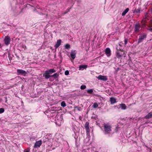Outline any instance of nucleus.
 <instances>
[{
  "mask_svg": "<svg viewBox=\"0 0 152 152\" xmlns=\"http://www.w3.org/2000/svg\"><path fill=\"white\" fill-rule=\"evenodd\" d=\"M86 88V86L85 85H82L80 86V89L82 90L85 89Z\"/></svg>",
  "mask_w": 152,
  "mask_h": 152,
  "instance_id": "27",
  "label": "nucleus"
},
{
  "mask_svg": "<svg viewBox=\"0 0 152 152\" xmlns=\"http://www.w3.org/2000/svg\"><path fill=\"white\" fill-rule=\"evenodd\" d=\"M151 20L152 22V19Z\"/></svg>",
  "mask_w": 152,
  "mask_h": 152,
  "instance_id": "39",
  "label": "nucleus"
},
{
  "mask_svg": "<svg viewBox=\"0 0 152 152\" xmlns=\"http://www.w3.org/2000/svg\"><path fill=\"white\" fill-rule=\"evenodd\" d=\"M129 9V8H126L122 13V15L123 16H124L128 12Z\"/></svg>",
  "mask_w": 152,
  "mask_h": 152,
  "instance_id": "19",
  "label": "nucleus"
},
{
  "mask_svg": "<svg viewBox=\"0 0 152 152\" xmlns=\"http://www.w3.org/2000/svg\"><path fill=\"white\" fill-rule=\"evenodd\" d=\"M77 53L76 50H71L70 53V56L71 58L73 60L76 57V55Z\"/></svg>",
  "mask_w": 152,
  "mask_h": 152,
  "instance_id": "8",
  "label": "nucleus"
},
{
  "mask_svg": "<svg viewBox=\"0 0 152 152\" xmlns=\"http://www.w3.org/2000/svg\"><path fill=\"white\" fill-rule=\"evenodd\" d=\"M10 39L9 36H7L5 37L4 41L6 45H8L10 43Z\"/></svg>",
  "mask_w": 152,
  "mask_h": 152,
  "instance_id": "6",
  "label": "nucleus"
},
{
  "mask_svg": "<svg viewBox=\"0 0 152 152\" xmlns=\"http://www.w3.org/2000/svg\"><path fill=\"white\" fill-rule=\"evenodd\" d=\"M140 12V10L139 9H135L133 12V13H138Z\"/></svg>",
  "mask_w": 152,
  "mask_h": 152,
  "instance_id": "21",
  "label": "nucleus"
},
{
  "mask_svg": "<svg viewBox=\"0 0 152 152\" xmlns=\"http://www.w3.org/2000/svg\"><path fill=\"white\" fill-rule=\"evenodd\" d=\"M104 127L105 134H109L112 131V126L108 123H104Z\"/></svg>",
  "mask_w": 152,
  "mask_h": 152,
  "instance_id": "1",
  "label": "nucleus"
},
{
  "mask_svg": "<svg viewBox=\"0 0 152 152\" xmlns=\"http://www.w3.org/2000/svg\"><path fill=\"white\" fill-rule=\"evenodd\" d=\"M105 52L107 56L109 57L111 55V50L109 48H107Z\"/></svg>",
  "mask_w": 152,
  "mask_h": 152,
  "instance_id": "9",
  "label": "nucleus"
},
{
  "mask_svg": "<svg viewBox=\"0 0 152 152\" xmlns=\"http://www.w3.org/2000/svg\"><path fill=\"white\" fill-rule=\"evenodd\" d=\"M145 118L146 119H148L150 118H152V112L149 113L148 115L145 116Z\"/></svg>",
  "mask_w": 152,
  "mask_h": 152,
  "instance_id": "16",
  "label": "nucleus"
},
{
  "mask_svg": "<svg viewBox=\"0 0 152 152\" xmlns=\"http://www.w3.org/2000/svg\"><path fill=\"white\" fill-rule=\"evenodd\" d=\"M43 76L45 77V78L46 79H48L50 77H51V75H49V74H46L45 73V72L43 75Z\"/></svg>",
  "mask_w": 152,
  "mask_h": 152,
  "instance_id": "18",
  "label": "nucleus"
},
{
  "mask_svg": "<svg viewBox=\"0 0 152 152\" xmlns=\"http://www.w3.org/2000/svg\"><path fill=\"white\" fill-rule=\"evenodd\" d=\"M61 105L63 107H64L66 106V104L65 102L64 101H62L61 103Z\"/></svg>",
  "mask_w": 152,
  "mask_h": 152,
  "instance_id": "22",
  "label": "nucleus"
},
{
  "mask_svg": "<svg viewBox=\"0 0 152 152\" xmlns=\"http://www.w3.org/2000/svg\"><path fill=\"white\" fill-rule=\"evenodd\" d=\"M99 80L106 81L107 80V78L106 76H103L102 75H99L97 77Z\"/></svg>",
  "mask_w": 152,
  "mask_h": 152,
  "instance_id": "7",
  "label": "nucleus"
},
{
  "mask_svg": "<svg viewBox=\"0 0 152 152\" xmlns=\"http://www.w3.org/2000/svg\"><path fill=\"white\" fill-rule=\"evenodd\" d=\"M110 101L111 104H114L116 102V99L114 97L110 98Z\"/></svg>",
  "mask_w": 152,
  "mask_h": 152,
  "instance_id": "13",
  "label": "nucleus"
},
{
  "mask_svg": "<svg viewBox=\"0 0 152 152\" xmlns=\"http://www.w3.org/2000/svg\"><path fill=\"white\" fill-rule=\"evenodd\" d=\"M56 70L54 69H50L48 70L45 71V73L46 74H51L52 73L55 72Z\"/></svg>",
  "mask_w": 152,
  "mask_h": 152,
  "instance_id": "10",
  "label": "nucleus"
},
{
  "mask_svg": "<svg viewBox=\"0 0 152 152\" xmlns=\"http://www.w3.org/2000/svg\"><path fill=\"white\" fill-rule=\"evenodd\" d=\"M69 72L68 70H66L65 72V75H67L69 74Z\"/></svg>",
  "mask_w": 152,
  "mask_h": 152,
  "instance_id": "30",
  "label": "nucleus"
},
{
  "mask_svg": "<svg viewBox=\"0 0 152 152\" xmlns=\"http://www.w3.org/2000/svg\"><path fill=\"white\" fill-rule=\"evenodd\" d=\"M61 39H58L57 40L56 44L55 46V47L56 49L57 48L61 45Z\"/></svg>",
  "mask_w": 152,
  "mask_h": 152,
  "instance_id": "12",
  "label": "nucleus"
},
{
  "mask_svg": "<svg viewBox=\"0 0 152 152\" xmlns=\"http://www.w3.org/2000/svg\"><path fill=\"white\" fill-rule=\"evenodd\" d=\"M42 144L41 141H38L36 142L34 146V148H37L39 147Z\"/></svg>",
  "mask_w": 152,
  "mask_h": 152,
  "instance_id": "11",
  "label": "nucleus"
},
{
  "mask_svg": "<svg viewBox=\"0 0 152 152\" xmlns=\"http://www.w3.org/2000/svg\"><path fill=\"white\" fill-rule=\"evenodd\" d=\"M120 107L122 110H124L126 109V107L124 104H119Z\"/></svg>",
  "mask_w": 152,
  "mask_h": 152,
  "instance_id": "17",
  "label": "nucleus"
},
{
  "mask_svg": "<svg viewBox=\"0 0 152 152\" xmlns=\"http://www.w3.org/2000/svg\"><path fill=\"white\" fill-rule=\"evenodd\" d=\"M48 136V135H46L45 136V137L46 138L47 137H47Z\"/></svg>",
  "mask_w": 152,
  "mask_h": 152,
  "instance_id": "35",
  "label": "nucleus"
},
{
  "mask_svg": "<svg viewBox=\"0 0 152 152\" xmlns=\"http://www.w3.org/2000/svg\"><path fill=\"white\" fill-rule=\"evenodd\" d=\"M117 51L116 52V57L118 59L121 58L123 56L125 53L121 49L117 48Z\"/></svg>",
  "mask_w": 152,
  "mask_h": 152,
  "instance_id": "2",
  "label": "nucleus"
},
{
  "mask_svg": "<svg viewBox=\"0 0 152 152\" xmlns=\"http://www.w3.org/2000/svg\"><path fill=\"white\" fill-rule=\"evenodd\" d=\"M1 44L0 43V48H1Z\"/></svg>",
  "mask_w": 152,
  "mask_h": 152,
  "instance_id": "34",
  "label": "nucleus"
},
{
  "mask_svg": "<svg viewBox=\"0 0 152 152\" xmlns=\"http://www.w3.org/2000/svg\"><path fill=\"white\" fill-rule=\"evenodd\" d=\"M17 73L18 75H22L25 76L27 74L26 72L24 70L18 69L17 70Z\"/></svg>",
  "mask_w": 152,
  "mask_h": 152,
  "instance_id": "5",
  "label": "nucleus"
},
{
  "mask_svg": "<svg viewBox=\"0 0 152 152\" xmlns=\"http://www.w3.org/2000/svg\"><path fill=\"white\" fill-rule=\"evenodd\" d=\"M24 152H30L29 150L28 149H25L24 150Z\"/></svg>",
  "mask_w": 152,
  "mask_h": 152,
  "instance_id": "31",
  "label": "nucleus"
},
{
  "mask_svg": "<svg viewBox=\"0 0 152 152\" xmlns=\"http://www.w3.org/2000/svg\"><path fill=\"white\" fill-rule=\"evenodd\" d=\"M92 106L94 108H96L98 106V105L97 103H95Z\"/></svg>",
  "mask_w": 152,
  "mask_h": 152,
  "instance_id": "24",
  "label": "nucleus"
},
{
  "mask_svg": "<svg viewBox=\"0 0 152 152\" xmlns=\"http://www.w3.org/2000/svg\"><path fill=\"white\" fill-rule=\"evenodd\" d=\"M140 25L139 23L136 24L134 26V31L136 33H138L140 31Z\"/></svg>",
  "mask_w": 152,
  "mask_h": 152,
  "instance_id": "4",
  "label": "nucleus"
},
{
  "mask_svg": "<svg viewBox=\"0 0 152 152\" xmlns=\"http://www.w3.org/2000/svg\"><path fill=\"white\" fill-rule=\"evenodd\" d=\"M59 75L57 73H55V74L53 75H51V77H53L54 79H56L58 78Z\"/></svg>",
  "mask_w": 152,
  "mask_h": 152,
  "instance_id": "20",
  "label": "nucleus"
},
{
  "mask_svg": "<svg viewBox=\"0 0 152 152\" xmlns=\"http://www.w3.org/2000/svg\"><path fill=\"white\" fill-rule=\"evenodd\" d=\"M128 41V39L126 38H125L124 40V44L125 45H126L127 44Z\"/></svg>",
  "mask_w": 152,
  "mask_h": 152,
  "instance_id": "29",
  "label": "nucleus"
},
{
  "mask_svg": "<svg viewBox=\"0 0 152 152\" xmlns=\"http://www.w3.org/2000/svg\"><path fill=\"white\" fill-rule=\"evenodd\" d=\"M5 99H6V102L7 101V98L6 97H5Z\"/></svg>",
  "mask_w": 152,
  "mask_h": 152,
  "instance_id": "36",
  "label": "nucleus"
},
{
  "mask_svg": "<svg viewBox=\"0 0 152 152\" xmlns=\"http://www.w3.org/2000/svg\"><path fill=\"white\" fill-rule=\"evenodd\" d=\"M119 46H121V45H120V44H119Z\"/></svg>",
  "mask_w": 152,
  "mask_h": 152,
  "instance_id": "38",
  "label": "nucleus"
},
{
  "mask_svg": "<svg viewBox=\"0 0 152 152\" xmlns=\"http://www.w3.org/2000/svg\"><path fill=\"white\" fill-rule=\"evenodd\" d=\"M87 92L89 94H91L93 92V90L92 89L88 90Z\"/></svg>",
  "mask_w": 152,
  "mask_h": 152,
  "instance_id": "25",
  "label": "nucleus"
},
{
  "mask_svg": "<svg viewBox=\"0 0 152 152\" xmlns=\"http://www.w3.org/2000/svg\"><path fill=\"white\" fill-rule=\"evenodd\" d=\"M66 49H69L70 48V46L69 44H66L65 46Z\"/></svg>",
  "mask_w": 152,
  "mask_h": 152,
  "instance_id": "23",
  "label": "nucleus"
},
{
  "mask_svg": "<svg viewBox=\"0 0 152 152\" xmlns=\"http://www.w3.org/2000/svg\"><path fill=\"white\" fill-rule=\"evenodd\" d=\"M149 30L151 31V32H152V28H150L149 29Z\"/></svg>",
  "mask_w": 152,
  "mask_h": 152,
  "instance_id": "32",
  "label": "nucleus"
},
{
  "mask_svg": "<svg viewBox=\"0 0 152 152\" xmlns=\"http://www.w3.org/2000/svg\"><path fill=\"white\" fill-rule=\"evenodd\" d=\"M67 12L69 11V9H67Z\"/></svg>",
  "mask_w": 152,
  "mask_h": 152,
  "instance_id": "33",
  "label": "nucleus"
},
{
  "mask_svg": "<svg viewBox=\"0 0 152 152\" xmlns=\"http://www.w3.org/2000/svg\"><path fill=\"white\" fill-rule=\"evenodd\" d=\"M4 111V110L3 108H0V114L2 113Z\"/></svg>",
  "mask_w": 152,
  "mask_h": 152,
  "instance_id": "28",
  "label": "nucleus"
},
{
  "mask_svg": "<svg viewBox=\"0 0 152 152\" xmlns=\"http://www.w3.org/2000/svg\"><path fill=\"white\" fill-rule=\"evenodd\" d=\"M75 108L77 109L79 111H81V107L78 106H75Z\"/></svg>",
  "mask_w": 152,
  "mask_h": 152,
  "instance_id": "26",
  "label": "nucleus"
},
{
  "mask_svg": "<svg viewBox=\"0 0 152 152\" xmlns=\"http://www.w3.org/2000/svg\"><path fill=\"white\" fill-rule=\"evenodd\" d=\"M88 67V66L86 65H80L79 67V70H83L84 69H86Z\"/></svg>",
  "mask_w": 152,
  "mask_h": 152,
  "instance_id": "15",
  "label": "nucleus"
},
{
  "mask_svg": "<svg viewBox=\"0 0 152 152\" xmlns=\"http://www.w3.org/2000/svg\"><path fill=\"white\" fill-rule=\"evenodd\" d=\"M89 123L88 122H86L84 126L87 132H89Z\"/></svg>",
  "mask_w": 152,
  "mask_h": 152,
  "instance_id": "14",
  "label": "nucleus"
},
{
  "mask_svg": "<svg viewBox=\"0 0 152 152\" xmlns=\"http://www.w3.org/2000/svg\"><path fill=\"white\" fill-rule=\"evenodd\" d=\"M147 36V35L145 34H141L139 37V38L137 42V43L138 44L141 42H142L143 40L145 39Z\"/></svg>",
  "mask_w": 152,
  "mask_h": 152,
  "instance_id": "3",
  "label": "nucleus"
},
{
  "mask_svg": "<svg viewBox=\"0 0 152 152\" xmlns=\"http://www.w3.org/2000/svg\"><path fill=\"white\" fill-rule=\"evenodd\" d=\"M67 12H65V13H64V14H66Z\"/></svg>",
  "mask_w": 152,
  "mask_h": 152,
  "instance_id": "37",
  "label": "nucleus"
}]
</instances>
